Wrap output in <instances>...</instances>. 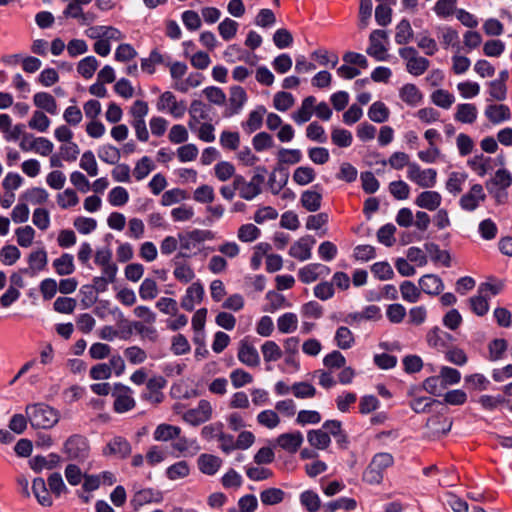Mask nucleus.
I'll return each mask as SVG.
<instances>
[{
    "mask_svg": "<svg viewBox=\"0 0 512 512\" xmlns=\"http://www.w3.org/2000/svg\"><path fill=\"white\" fill-rule=\"evenodd\" d=\"M25 413L30 424L35 428L49 429L59 421L58 412L44 403L28 405Z\"/></svg>",
    "mask_w": 512,
    "mask_h": 512,
    "instance_id": "nucleus-1",
    "label": "nucleus"
},
{
    "mask_svg": "<svg viewBox=\"0 0 512 512\" xmlns=\"http://www.w3.org/2000/svg\"><path fill=\"white\" fill-rule=\"evenodd\" d=\"M393 464V456L389 453L376 454L363 474L369 484H379L383 480L384 471Z\"/></svg>",
    "mask_w": 512,
    "mask_h": 512,
    "instance_id": "nucleus-2",
    "label": "nucleus"
},
{
    "mask_svg": "<svg viewBox=\"0 0 512 512\" xmlns=\"http://www.w3.org/2000/svg\"><path fill=\"white\" fill-rule=\"evenodd\" d=\"M63 453L68 460L83 462L89 457V442L84 436L74 434L65 441Z\"/></svg>",
    "mask_w": 512,
    "mask_h": 512,
    "instance_id": "nucleus-3",
    "label": "nucleus"
},
{
    "mask_svg": "<svg viewBox=\"0 0 512 512\" xmlns=\"http://www.w3.org/2000/svg\"><path fill=\"white\" fill-rule=\"evenodd\" d=\"M265 182V177L262 174H255L250 181H246L242 175H235V187L238 188L239 196L244 200H252L257 197Z\"/></svg>",
    "mask_w": 512,
    "mask_h": 512,
    "instance_id": "nucleus-4",
    "label": "nucleus"
},
{
    "mask_svg": "<svg viewBox=\"0 0 512 512\" xmlns=\"http://www.w3.org/2000/svg\"><path fill=\"white\" fill-rule=\"evenodd\" d=\"M111 393L114 398L113 408L115 412L125 413L135 408L136 401L129 386L116 383Z\"/></svg>",
    "mask_w": 512,
    "mask_h": 512,
    "instance_id": "nucleus-5",
    "label": "nucleus"
},
{
    "mask_svg": "<svg viewBox=\"0 0 512 512\" xmlns=\"http://www.w3.org/2000/svg\"><path fill=\"white\" fill-rule=\"evenodd\" d=\"M407 178L419 187L430 189L437 183V171L433 168L422 169L419 164L412 162L407 170Z\"/></svg>",
    "mask_w": 512,
    "mask_h": 512,
    "instance_id": "nucleus-6",
    "label": "nucleus"
},
{
    "mask_svg": "<svg viewBox=\"0 0 512 512\" xmlns=\"http://www.w3.org/2000/svg\"><path fill=\"white\" fill-rule=\"evenodd\" d=\"M166 384L167 381L163 376H154L148 379L146 388L141 393V399L153 405L160 404L164 400L162 389Z\"/></svg>",
    "mask_w": 512,
    "mask_h": 512,
    "instance_id": "nucleus-7",
    "label": "nucleus"
},
{
    "mask_svg": "<svg viewBox=\"0 0 512 512\" xmlns=\"http://www.w3.org/2000/svg\"><path fill=\"white\" fill-rule=\"evenodd\" d=\"M157 109L159 111L167 110L173 117L181 118L185 114L187 106L185 101H177L176 96L172 92L166 91L160 95Z\"/></svg>",
    "mask_w": 512,
    "mask_h": 512,
    "instance_id": "nucleus-8",
    "label": "nucleus"
},
{
    "mask_svg": "<svg viewBox=\"0 0 512 512\" xmlns=\"http://www.w3.org/2000/svg\"><path fill=\"white\" fill-rule=\"evenodd\" d=\"M388 36L384 30H374L369 37L367 53L378 61L386 59Z\"/></svg>",
    "mask_w": 512,
    "mask_h": 512,
    "instance_id": "nucleus-9",
    "label": "nucleus"
},
{
    "mask_svg": "<svg viewBox=\"0 0 512 512\" xmlns=\"http://www.w3.org/2000/svg\"><path fill=\"white\" fill-rule=\"evenodd\" d=\"M212 416V406L207 400H200L198 406L183 414V420L193 426L208 421Z\"/></svg>",
    "mask_w": 512,
    "mask_h": 512,
    "instance_id": "nucleus-10",
    "label": "nucleus"
},
{
    "mask_svg": "<svg viewBox=\"0 0 512 512\" xmlns=\"http://www.w3.org/2000/svg\"><path fill=\"white\" fill-rule=\"evenodd\" d=\"M485 198L486 195L482 185L474 184L470 190L460 198L459 205L465 211H474Z\"/></svg>",
    "mask_w": 512,
    "mask_h": 512,
    "instance_id": "nucleus-11",
    "label": "nucleus"
},
{
    "mask_svg": "<svg viewBox=\"0 0 512 512\" xmlns=\"http://www.w3.org/2000/svg\"><path fill=\"white\" fill-rule=\"evenodd\" d=\"M162 500V492L152 488H146L137 491L130 500V504L134 511H138L142 506L146 504L160 503Z\"/></svg>",
    "mask_w": 512,
    "mask_h": 512,
    "instance_id": "nucleus-12",
    "label": "nucleus"
},
{
    "mask_svg": "<svg viewBox=\"0 0 512 512\" xmlns=\"http://www.w3.org/2000/svg\"><path fill=\"white\" fill-rule=\"evenodd\" d=\"M204 297V287L200 282L192 283L181 299V307L186 311H192L196 304H199Z\"/></svg>",
    "mask_w": 512,
    "mask_h": 512,
    "instance_id": "nucleus-13",
    "label": "nucleus"
},
{
    "mask_svg": "<svg viewBox=\"0 0 512 512\" xmlns=\"http://www.w3.org/2000/svg\"><path fill=\"white\" fill-rule=\"evenodd\" d=\"M131 453L130 443L123 437H114L111 439L105 448L103 454L105 456H115L117 458H126Z\"/></svg>",
    "mask_w": 512,
    "mask_h": 512,
    "instance_id": "nucleus-14",
    "label": "nucleus"
},
{
    "mask_svg": "<svg viewBox=\"0 0 512 512\" xmlns=\"http://www.w3.org/2000/svg\"><path fill=\"white\" fill-rule=\"evenodd\" d=\"M237 356L239 361L246 366L257 367L260 364L258 351L247 339L240 341Z\"/></svg>",
    "mask_w": 512,
    "mask_h": 512,
    "instance_id": "nucleus-15",
    "label": "nucleus"
},
{
    "mask_svg": "<svg viewBox=\"0 0 512 512\" xmlns=\"http://www.w3.org/2000/svg\"><path fill=\"white\" fill-rule=\"evenodd\" d=\"M48 263V255L44 248H40L32 251L28 255V264L29 267L22 269L21 272L29 274L31 276L36 273L43 271Z\"/></svg>",
    "mask_w": 512,
    "mask_h": 512,
    "instance_id": "nucleus-16",
    "label": "nucleus"
},
{
    "mask_svg": "<svg viewBox=\"0 0 512 512\" xmlns=\"http://www.w3.org/2000/svg\"><path fill=\"white\" fill-rule=\"evenodd\" d=\"M330 273L328 266L320 263H313L301 268L298 272L299 278L303 283H311Z\"/></svg>",
    "mask_w": 512,
    "mask_h": 512,
    "instance_id": "nucleus-17",
    "label": "nucleus"
},
{
    "mask_svg": "<svg viewBox=\"0 0 512 512\" xmlns=\"http://www.w3.org/2000/svg\"><path fill=\"white\" fill-rule=\"evenodd\" d=\"M314 244L313 237H303L290 247L289 254L300 261H305L311 257V249Z\"/></svg>",
    "mask_w": 512,
    "mask_h": 512,
    "instance_id": "nucleus-18",
    "label": "nucleus"
},
{
    "mask_svg": "<svg viewBox=\"0 0 512 512\" xmlns=\"http://www.w3.org/2000/svg\"><path fill=\"white\" fill-rule=\"evenodd\" d=\"M426 338L429 346L437 350L447 349L449 344L453 341V336L439 327L432 328L427 333Z\"/></svg>",
    "mask_w": 512,
    "mask_h": 512,
    "instance_id": "nucleus-19",
    "label": "nucleus"
},
{
    "mask_svg": "<svg viewBox=\"0 0 512 512\" xmlns=\"http://www.w3.org/2000/svg\"><path fill=\"white\" fill-rule=\"evenodd\" d=\"M442 203V196L434 190H426L421 192L415 199V204L422 209L435 211Z\"/></svg>",
    "mask_w": 512,
    "mask_h": 512,
    "instance_id": "nucleus-20",
    "label": "nucleus"
},
{
    "mask_svg": "<svg viewBox=\"0 0 512 512\" xmlns=\"http://www.w3.org/2000/svg\"><path fill=\"white\" fill-rule=\"evenodd\" d=\"M303 435L299 431L283 433L278 436L277 444L289 453H296L303 443Z\"/></svg>",
    "mask_w": 512,
    "mask_h": 512,
    "instance_id": "nucleus-21",
    "label": "nucleus"
},
{
    "mask_svg": "<svg viewBox=\"0 0 512 512\" xmlns=\"http://www.w3.org/2000/svg\"><path fill=\"white\" fill-rule=\"evenodd\" d=\"M378 5L375 9V20L380 26H388L392 21V7L396 5L397 0H377Z\"/></svg>",
    "mask_w": 512,
    "mask_h": 512,
    "instance_id": "nucleus-22",
    "label": "nucleus"
},
{
    "mask_svg": "<svg viewBox=\"0 0 512 512\" xmlns=\"http://www.w3.org/2000/svg\"><path fill=\"white\" fill-rule=\"evenodd\" d=\"M400 99L408 106L416 107L423 100V94L415 84L407 83L399 89Z\"/></svg>",
    "mask_w": 512,
    "mask_h": 512,
    "instance_id": "nucleus-23",
    "label": "nucleus"
},
{
    "mask_svg": "<svg viewBox=\"0 0 512 512\" xmlns=\"http://www.w3.org/2000/svg\"><path fill=\"white\" fill-rule=\"evenodd\" d=\"M199 470L205 475H214L222 465V460L212 454H201L197 460Z\"/></svg>",
    "mask_w": 512,
    "mask_h": 512,
    "instance_id": "nucleus-24",
    "label": "nucleus"
},
{
    "mask_svg": "<svg viewBox=\"0 0 512 512\" xmlns=\"http://www.w3.org/2000/svg\"><path fill=\"white\" fill-rule=\"evenodd\" d=\"M419 286L422 292L428 295H438L444 289L441 278L435 274H426L419 279Z\"/></svg>",
    "mask_w": 512,
    "mask_h": 512,
    "instance_id": "nucleus-25",
    "label": "nucleus"
},
{
    "mask_svg": "<svg viewBox=\"0 0 512 512\" xmlns=\"http://www.w3.org/2000/svg\"><path fill=\"white\" fill-rule=\"evenodd\" d=\"M315 103L316 98L314 96L306 97L300 108L291 115L292 119L299 125L308 122L313 115Z\"/></svg>",
    "mask_w": 512,
    "mask_h": 512,
    "instance_id": "nucleus-26",
    "label": "nucleus"
},
{
    "mask_svg": "<svg viewBox=\"0 0 512 512\" xmlns=\"http://www.w3.org/2000/svg\"><path fill=\"white\" fill-rule=\"evenodd\" d=\"M478 110L472 103H461L456 107L454 119L460 123L472 124L476 121Z\"/></svg>",
    "mask_w": 512,
    "mask_h": 512,
    "instance_id": "nucleus-27",
    "label": "nucleus"
},
{
    "mask_svg": "<svg viewBox=\"0 0 512 512\" xmlns=\"http://www.w3.org/2000/svg\"><path fill=\"white\" fill-rule=\"evenodd\" d=\"M53 149V143L44 137H34V139L30 141L29 146H26L25 143L22 145V151H34L41 156L50 155L53 152Z\"/></svg>",
    "mask_w": 512,
    "mask_h": 512,
    "instance_id": "nucleus-28",
    "label": "nucleus"
},
{
    "mask_svg": "<svg viewBox=\"0 0 512 512\" xmlns=\"http://www.w3.org/2000/svg\"><path fill=\"white\" fill-rule=\"evenodd\" d=\"M33 102L36 107L51 115H55L57 113V102L55 98L47 92L36 93L33 96Z\"/></svg>",
    "mask_w": 512,
    "mask_h": 512,
    "instance_id": "nucleus-29",
    "label": "nucleus"
},
{
    "mask_svg": "<svg viewBox=\"0 0 512 512\" xmlns=\"http://www.w3.org/2000/svg\"><path fill=\"white\" fill-rule=\"evenodd\" d=\"M302 206L309 212H316L321 207L322 194L315 189L306 190L300 198Z\"/></svg>",
    "mask_w": 512,
    "mask_h": 512,
    "instance_id": "nucleus-30",
    "label": "nucleus"
},
{
    "mask_svg": "<svg viewBox=\"0 0 512 512\" xmlns=\"http://www.w3.org/2000/svg\"><path fill=\"white\" fill-rule=\"evenodd\" d=\"M247 101V94L241 86L230 88L229 104L231 114H237Z\"/></svg>",
    "mask_w": 512,
    "mask_h": 512,
    "instance_id": "nucleus-31",
    "label": "nucleus"
},
{
    "mask_svg": "<svg viewBox=\"0 0 512 512\" xmlns=\"http://www.w3.org/2000/svg\"><path fill=\"white\" fill-rule=\"evenodd\" d=\"M395 30V42L397 44H407L413 39L414 32L408 19H402L396 25Z\"/></svg>",
    "mask_w": 512,
    "mask_h": 512,
    "instance_id": "nucleus-32",
    "label": "nucleus"
},
{
    "mask_svg": "<svg viewBox=\"0 0 512 512\" xmlns=\"http://www.w3.org/2000/svg\"><path fill=\"white\" fill-rule=\"evenodd\" d=\"M53 267L60 276L70 275L75 270L74 258L71 254L64 253L53 261Z\"/></svg>",
    "mask_w": 512,
    "mask_h": 512,
    "instance_id": "nucleus-33",
    "label": "nucleus"
},
{
    "mask_svg": "<svg viewBox=\"0 0 512 512\" xmlns=\"http://www.w3.org/2000/svg\"><path fill=\"white\" fill-rule=\"evenodd\" d=\"M399 291L401 293V297L404 301L408 303H416L420 300L422 291L420 286H416L411 281H403L400 284Z\"/></svg>",
    "mask_w": 512,
    "mask_h": 512,
    "instance_id": "nucleus-34",
    "label": "nucleus"
},
{
    "mask_svg": "<svg viewBox=\"0 0 512 512\" xmlns=\"http://www.w3.org/2000/svg\"><path fill=\"white\" fill-rule=\"evenodd\" d=\"M487 118L494 124L509 120L511 117L510 109L506 105H490L486 108Z\"/></svg>",
    "mask_w": 512,
    "mask_h": 512,
    "instance_id": "nucleus-35",
    "label": "nucleus"
},
{
    "mask_svg": "<svg viewBox=\"0 0 512 512\" xmlns=\"http://www.w3.org/2000/svg\"><path fill=\"white\" fill-rule=\"evenodd\" d=\"M469 167L479 176H484L492 169V159L483 154L475 155L468 160Z\"/></svg>",
    "mask_w": 512,
    "mask_h": 512,
    "instance_id": "nucleus-36",
    "label": "nucleus"
},
{
    "mask_svg": "<svg viewBox=\"0 0 512 512\" xmlns=\"http://www.w3.org/2000/svg\"><path fill=\"white\" fill-rule=\"evenodd\" d=\"M489 297H487L484 293H479L477 291V295L469 298V306L474 314L477 316H484L489 311Z\"/></svg>",
    "mask_w": 512,
    "mask_h": 512,
    "instance_id": "nucleus-37",
    "label": "nucleus"
},
{
    "mask_svg": "<svg viewBox=\"0 0 512 512\" xmlns=\"http://www.w3.org/2000/svg\"><path fill=\"white\" fill-rule=\"evenodd\" d=\"M298 327V317L292 312H287L277 319V328L282 334L294 332Z\"/></svg>",
    "mask_w": 512,
    "mask_h": 512,
    "instance_id": "nucleus-38",
    "label": "nucleus"
},
{
    "mask_svg": "<svg viewBox=\"0 0 512 512\" xmlns=\"http://www.w3.org/2000/svg\"><path fill=\"white\" fill-rule=\"evenodd\" d=\"M181 429L170 424H160L156 427L153 437L157 441H169L180 435Z\"/></svg>",
    "mask_w": 512,
    "mask_h": 512,
    "instance_id": "nucleus-39",
    "label": "nucleus"
},
{
    "mask_svg": "<svg viewBox=\"0 0 512 512\" xmlns=\"http://www.w3.org/2000/svg\"><path fill=\"white\" fill-rule=\"evenodd\" d=\"M457 0H437L433 11L442 19L451 17L457 13Z\"/></svg>",
    "mask_w": 512,
    "mask_h": 512,
    "instance_id": "nucleus-40",
    "label": "nucleus"
},
{
    "mask_svg": "<svg viewBox=\"0 0 512 512\" xmlns=\"http://www.w3.org/2000/svg\"><path fill=\"white\" fill-rule=\"evenodd\" d=\"M416 41L417 46L428 56H432L438 51L436 40L432 38L426 30L418 33Z\"/></svg>",
    "mask_w": 512,
    "mask_h": 512,
    "instance_id": "nucleus-41",
    "label": "nucleus"
},
{
    "mask_svg": "<svg viewBox=\"0 0 512 512\" xmlns=\"http://www.w3.org/2000/svg\"><path fill=\"white\" fill-rule=\"evenodd\" d=\"M431 102L443 109H449L455 102V97L452 93L444 89H437L430 95Z\"/></svg>",
    "mask_w": 512,
    "mask_h": 512,
    "instance_id": "nucleus-42",
    "label": "nucleus"
},
{
    "mask_svg": "<svg viewBox=\"0 0 512 512\" xmlns=\"http://www.w3.org/2000/svg\"><path fill=\"white\" fill-rule=\"evenodd\" d=\"M307 440L311 446L317 449H326L331 442L328 432L323 429L309 431Z\"/></svg>",
    "mask_w": 512,
    "mask_h": 512,
    "instance_id": "nucleus-43",
    "label": "nucleus"
},
{
    "mask_svg": "<svg viewBox=\"0 0 512 512\" xmlns=\"http://www.w3.org/2000/svg\"><path fill=\"white\" fill-rule=\"evenodd\" d=\"M33 493L42 506H51L52 505V499L49 495V492L46 489V484L44 479L42 478H36L33 481L32 485Z\"/></svg>",
    "mask_w": 512,
    "mask_h": 512,
    "instance_id": "nucleus-44",
    "label": "nucleus"
},
{
    "mask_svg": "<svg viewBox=\"0 0 512 512\" xmlns=\"http://www.w3.org/2000/svg\"><path fill=\"white\" fill-rule=\"evenodd\" d=\"M390 111L388 107L381 101L374 102L369 110L368 117L375 123H383L388 120Z\"/></svg>",
    "mask_w": 512,
    "mask_h": 512,
    "instance_id": "nucleus-45",
    "label": "nucleus"
},
{
    "mask_svg": "<svg viewBox=\"0 0 512 512\" xmlns=\"http://www.w3.org/2000/svg\"><path fill=\"white\" fill-rule=\"evenodd\" d=\"M98 157L107 164H116L121 158V150L111 144H105L98 149Z\"/></svg>",
    "mask_w": 512,
    "mask_h": 512,
    "instance_id": "nucleus-46",
    "label": "nucleus"
},
{
    "mask_svg": "<svg viewBox=\"0 0 512 512\" xmlns=\"http://www.w3.org/2000/svg\"><path fill=\"white\" fill-rule=\"evenodd\" d=\"M266 114V108L264 106H258L255 110L251 111L246 123L244 124L245 129L252 133L258 130L262 126L263 117Z\"/></svg>",
    "mask_w": 512,
    "mask_h": 512,
    "instance_id": "nucleus-47",
    "label": "nucleus"
},
{
    "mask_svg": "<svg viewBox=\"0 0 512 512\" xmlns=\"http://www.w3.org/2000/svg\"><path fill=\"white\" fill-rule=\"evenodd\" d=\"M285 498V492L280 488L271 487L260 493V500L264 505H277Z\"/></svg>",
    "mask_w": 512,
    "mask_h": 512,
    "instance_id": "nucleus-48",
    "label": "nucleus"
},
{
    "mask_svg": "<svg viewBox=\"0 0 512 512\" xmlns=\"http://www.w3.org/2000/svg\"><path fill=\"white\" fill-rule=\"evenodd\" d=\"M467 174L462 172H451L446 181V189L449 193L457 195L462 191V187L466 182Z\"/></svg>",
    "mask_w": 512,
    "mask_h": 512,
    "instance_id": "nucleus-49",
    "label": "nucleus"
},
{
    "mask_svg": "<svg viewBox=\"0 0 512 512\" xmlns=\"http://www.w3.org/2000/svg\"><path fill=\"white\" fill-rule=\"evenodd\" d=\"M22 198L31 204L40 205L48 201L49 193L44 188L33 187L31 189H28L22 195Z\"/></svg>",
    "mask_w": 512,
    "mask_h": 512,
    "instance_id": "nucleus-50",
    "label": "nucleus"
},
{
    "mask_svg": "<svg viewBox=\"0 0 512 512\" xmlns=\"http://www.w3.org/2000/svg\"><path fill=\"white\" fill-rule=\"evenodd\" d=\"M429 427L434 434H446L451 430L452 421L442 416H433L427 421Z\"/></svg>",
    "mask_w": 512,
    "mask_h": 512,
    "instance_id": "nucleus-51",
    "label": "nucleus"
},
{
    "mask_svg": "<svg viewBox=\"0 0 512 512\" xmlns=\"http://www.w3.org/2000/svg\"><path fill=\"white\" fill-rule=\"evenodd\" d=\"M204 76L201 73H191L183 81L174 83L173 88L182 93H186L190 88H196L202 84Z\"/></svg>",
    "mask_w": 512,
    "mask_h": 512,
    "instance_id": "nucleus-52",
    "label": "nucleus"
},
{
    "mask_svg": "<svg viewBox=\"0 0 512 512\" xmlns=\"http://www.w3.org/2000/svg\"><path fill=\"white\" fill-rule=\"evenodd\" d=\"M35 234V230L29 225L17 228L15 230L17 244L23 248L30 247L34 241Z\"/></svg>",
    "mask_w": 512,
    "mask_h": 512,
    "instance_id": "nucleus-53",
    "label": "nucleus"
},
{
    "mask_svg": "<svg viewBox=\"0 0 512 512\" xmlns=\"http://www.w3.org/2000/svg\"><path fill=\"white\" fill-rule=\"evenodd\" d=\"M261 352L265 362H275L281 359L283 353L280 346L275 341H266L261 346Z\"/></svg>",
    "mask_w": 512,
    "mask_h": 512,
    "instance_id": "nucleus-54",
    "label": "nucleus"
},
{
    "mask_svg": "<svg viewBox=\"0 0 512 512\" xmlns=\"http://www.w3.org/2000/svg\"><path fill=\"white\" fill-rule=\"evenodd\" d=\"M316 173L313 168L308 166H300L294 170L293 180L301 186H305L314 181Z\"/></svg>",
    "mask_w": 512,
    "mask_h": 512,
    "instance_id": "nucleus-55",
    "label": "nucleus"
},
{
    "mask_svg": "<svg viewBox=\"0 0 512 512\" xmlns=\"http://www.w3.org/2000/svg\"><path fill=\"white\" fill-rule=\"evenodd\" d=\"M424 247L433 261L441 262L445 267L450 266V255L447 251L441 250L435 243H426Z\"/></svg>",
    "mask_w": 512,
    "mask_h": 512,
    "instance_id": "nucleus-56",
    "label": "nucleus"
},
{
    "mask_svg": "<svg viewBox=\"0 0 512 512\" xmlns=\"http://www.w3.org/2000/svg\"><path fill=\"white\" fill-rule=\"evenodd\" d=\"M261 234L260 229L254 224H243L237 231V237L241 242H253L259 238Z\"/></svg>",
    "mask_w": 512,
    "mask_h": 512,
    "instance_id": "nucleus-57",
    "label": "nucleus"
},
{
    "mask_svg": "<svg viewBox=\"0 0 512 512\" xmlns=\"http://www.w3.org/2000/svg\"><path fill=\"white\" fill-rule=\"evenodd\" d=\"M395 232L396 226L394 224H385L377 231V239L381 244L391 247L396 242Z\"/></svg>",
    "mask_w": 512,
    "mask_h": 512,
    "instance_id": "nucleus-58",
    "label": "nucleus"
},
{
    "mask_svg": "<svg viewBox=\"0 0 512 512\" xmlns=\"http://www.w3.org/2000/svg\"><path fill=\"white\" fill-rule=\"evenodd\" d=\"M300 502L308 512H317L321 507L320 497L311 490H306L301 493Z\"/></svg>",
    "mask_w": 512,
    "mask_h": 512,
    "instance_id": "nucleus-59",
    "label": "nucleus"
},
{
    "mask_svg": "<svg viewBox=\"0 0 512 512\" xmlns=\"http://www.w3.org/2000/svg\"><path fill=\"white\" fill-rule=\"evenodd\" d=\"M98 65L99 63L94 56H87L80 60L77 71L85 79H90L94 75Z\"/></svg>",
    "mask_w": 512,
    "mask_h": 512,
    "instance_id": "nucleus-60",
    "label": "nucleus"
},
{
    "mask_svg": "<svg viewBox=\"0 0 512 512\" xmlns=\"http://www.w3.org/2000/svg\"><path fill=\"white\" fill-rule=\"evenodd\" d=\"M388 190L396 200H406L410 195V186L403 180L390 182Z\"/></svg>",
    "mask_w": 512,
    "mask_h": 512,
    "instance_id": "nucleus-61",
    "label": "nucleus"
},
{
    "mask_svg": "<svg viewBox=\"0 0 512 512\" xmlns=\"http://www.w3.org/2000/svg\"><path fill=\"white\" fill-rule=\"evenodd\" d=\"M158 292V285L151 278H145L139 287V296L142 300H152L157 297Z\"/></svg>",
    "mask_w": 512,
    "mask_h": 512,
    "instance_id": "nucleus-62",
    "label": "nucleus"
},
{
    "mask_svg": "<svg viewBox=\"0 0 512 512\" xmlns=\"http://www.w3.org/2000/svg\"><path fill=\"white\" fill-rule=\"evenodd\" d=\"M295 103V98L289 92L280 91L274 95L273 105L278 111L289 110Z\"/></svg>",
    "mask_w": 512,
    "mask_h": 512,
    "instance_id": "nucleus-63",
    "label": "nucleus"
},
{
    "mask_svg": "<svg viewBox=\"0 0 512 512\" xmlns=\"http://www.w3.org/2000/svg\"><path fill=\"white\" fill-rule=\"evenodd\" d=\"M51 124L50 119L46 116V114L40 110L34 111L31 119L28 122V126L39 132H45L49 128Z\"/></svg>",
    "mask_w": 512,
    "mask_h": 512,
    "instance_id": "nucleus-64",
    "label": "nucleus"
}]
</instances>
